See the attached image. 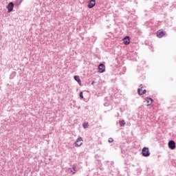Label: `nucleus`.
Segmentation results:
<instances>
[{
	"label": "nucleus",
	"instance_id": "18",
	"mask_svg": "<svg viewBox=\"0 0 176 176\" xmlns=\"http://www.w3.org/2000/svg\"><path fill=\"white\" fill-rule=\"evenodd\" d=\"M16 2L18 5H21V2H23V0H16Z\"/></svg>",
	"mask_w": 176,
	"mask_h": 176
},
{
	"label": "nucleus",
	"instance_id": "12",
	"mask_svg": "<svg viewBox=\"0 0 176 176\" xmlns=\"http://www.w3.org/2000/svg\"><path fill=\"white\" fill-rule=\"evenodd\" d=\"M17 75V72H12L10 75V79H14L16 78V76Z\"/></svg>",
	"mask_w": 176,
	"mask_h": 176
},
{
	"label": "nucleus",
	"instance_id": "11",
	"mask_svg": "<svg viewBox=\"0 0 176 176\" xmlns=\"http://www.w3.org/2000/svg\"><path fill=\"white\" fill-rule=\"evenodd\" d=\"M146 101L147 102V107H149V105L152 104V102H153V99L151 98L147 97L146 98Z\"/></svg>",
	"mask_w": 176,
	"mask_h": 176
},
{
	"label": "nucleus",
	"instance_id": "4",
	"mask_svg": "<svg viewBox=\"0 0 176 176\" xmlns=\"http://www.w3.org/2000/svg\"><path fill=\"white\" fill-rule=\"evenodd\" d=\"M13 8H14V3L13 2H10L7 6L8 13H10V12H13Z\"/></svg>",
	"mask_w": 176,
	"mask_h": 176
},
{
	"label": "nucleus",
	"instance_id": "17",
	"mask_svg": "<svg viewBox=\"0 0 176 176\" xmlns=\"http://www.w3.org/2000/svg\"><path fill=\"white\" fill-rule=\"evenodd\" d=\"M80 98H83V92L80 91L79 94Z\"/></svg>",
	"mask_w": 176,
	"mask_h": 176
},
{
	"label": "nucleus",
	"instance_id": "15",
	"mask_svg": "<svg viewBox=\"0 0 176 176\" xmlns=\"http://www.w3.org/2000/svg\"><path fill=\"white\" fill-rule=\"evenodd\" d=\"M73 170L74 171H72V169H71L70 173H72V174H75L76 173V167L73 166Z\"/></svg>",
	"mask_w": 176,
	"mask_h": 176
},
{
	"label": "nucleus",
	"instance_id": "10",
	"mask_svg": "<svg viewBox=\"0 0 176 176\" xmlns=\"http://www.w3.org/2000/svg\"><path fill=\"white\" fill-rule=\"evenodd\" d=\"M74 80H76V82H77L78 85H80V86H82V81L80 80V78L79 77V76H74Z\"/></svg>",
	"mask_w": 176,
	"mask_h": 176
},
{
	"label": "nucleus",
	"instance_id": "5",
	"mask_svg": "<svg viewBox=\"0 0 176 176\" xmlns=\"http://www.w3.org/2000/svg\"><path fill=\"white\" fill-rule=\"evenodd\" d=\"M98 72L102 74V72H105V65L100 63L98 65Z\"/></svg>",
	"mask_w": 176,
	"mask_h": 176
},
{
	"label": "nucleus",
	"instance_id": "16",
	"mask_svg": "<svg viewBox=\"0 0 176 176\" xmlns=\"http://www.w3.org/2000/svg\"><path fill=\"white\" fill-rule=\"evenodd\" d=\"M108 142H109V144L113 142V138H109Z\"/></svg>",
	"mask_w": 176,
	"mask_h": 176
},
{
	"label": "nucleus",
	"instance_id": "6",
	"mask_svg": "<svg viewBox=\"0 0 176 176\" xmlns=\"http://www.w3.org/2000/svg\"><path fill=\"white\" fill-rule=\"evenodd\" d=\"M168 146L170 149H172V150L175 149V142H174V140L169 141L168 143Z\"/></svg>",
	"mask_w": 176,
	"mask_h": 176
},
{
	"label": "nucleus",
	"instance_id": "1",
	"mask_svg": "<svg viewBox=\"0 0 176 176\" xmlns=\"http://www.w3.org/2000/svg\"><path fill=\"white\" fill-rule=\"evenodd\" d=\"M142 153L144 157L151 156V152H149V148L148 147H144L142 150Z\"/></svg>",
	"mask_w": 176,
	"mask_h": 176
},
{
	"label": "nucleus",
	"instance_id": "9",
	"mask_svg": "<svg viewBox=\"0 0 176 176\" xmlns=\"http://www.w3.org/2000/svg\"><path fill=\"white\" fill-rule=\"evenodd\" d=\"M123 43L124 45H130V36H126L123 39Z\"/></svg>",
	"mask_w": 176,
	"mask_h": 176
},
{
	"label": "nucleus",
	"instance_id": "19",
	"mask_svg": "<svg viewBox=\"0 0 176 176\" xmlns=\"http://www.w3.org/2000/svg\"><path fill=\"white\" fill-rule=\"evenodd\" d=\"M94 83H96L94 81H92V82H91L92 86L94 85Z\"/></svg>",
	"mask_w": 176,
	"mask_h": 176
},
{
	"label": "nucleus",
	"instance_id": "13",
	"mask_svg": "<svg viewBox=\"0 0 176 176\" xmlns=\"http://www.w3.org/2000/svg\"><path fill=\"white\" fill-rule=\"evenodd\" d=\"M119 124H120V127H124V126H126V121H124V120H120Z\"/></svg>",
	"mask_w": 176,
	"mask_h": 176
},
{
	"label": "nucleus",
	"instance_id": "2",
	"mask_svg": "<svg viewBox=\"0 0 176 176\" xmlns=\"http://www.w3.org/2000/svg\"><path fill=\"white\" fill-rule=\"evenodd\" d=\"M146 93V89H144L142 85H140V88L138 89V94L139 96H142Z\"/></svg>",
	"mask_w": 176,
	"mask_h": 176
},
{
	"label": "nucleus",
	"instance_id": "3",
	"mask_svg": "<svg viewBox=\"0 0 176 176\" xmlns=\"http://www.w3.org/2000/svg\"><path fill=\"white\" fill-rule=\"evenodd\" d=\"M82 141H83V139L82 138V137H78L74 143L75 146L76 147L82 146Z\"/></svg>",
	"mask_w": 176,
	"mask_h": 176
},
{
	"label": "nucleus",
	"instance_id": "7",
	"mask_svg": "<svg viewBox=\"0 0 176 176\" xmlns=\"http://www.w3.org/2000/svg\"><path fill=\"white\" fill-rule=\"evenodd\" d=\"M96 6V0H90L88 3L89 9H93Z\"/></svg>",
	"mask_w": 176,
	"mask_h": 176
},
{
	"label": "nucleus",
	"instance_id": "8",
	"mask_svg": "<svg viewBox=\"0 0 176 176\" xmlns=\"http://www.w3.org/2000/svg\"><path fill=\"white\" fill-rule=\"evenodd\" d=\"M166 35V32H163L162 30H158L157 32V38H163Z\"/></svg>",
	"mask_w": 176,
	"mask_h": 176
},
{
	"label": "nucleus",
	"instance_id": "14",
	"mask_svg": "<svg viewBox=\"0 0 176 176\" xmlns=\"http://www.w3.org/2000/svg\"><path fill=\"white\" fill-rule=\"evenodd\" d=\"M83 129H89V122H85L82 124Z\"/></svg>",
	"mask_w": 176,
	"mask_h": 176
}]
</instances>
